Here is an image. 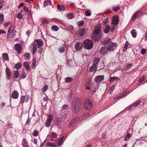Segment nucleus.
Here are the masks:
<instances>
[{
	"instance_id": "1",
	"label": "nucleus",
	"mask_w": 147,
	"mask_h": 147,
	"mask_svg": "<svg viewBox=\"0 0 147 147\" xmlns=\"http://www.w3.org/2000/svg\"><path fill=\"white\" fill-rule=\"evenodd\" d=\"M82 106L81 101L78 98H76L73 100L72 103L73 111L75 113H78L81 110Z\"/></svg>"
},
{
	"instance_id": "2",
	"label": "nucleus",
	"mask_w": 147,
	"mask_h": 147,
	"mask_svg": "<svg viewBox=\"0 0 147 147\" xmlns=\"http://www.w3.org/2000/svg\"><path fill=\"white\" fill-rule=\"evenodd\" d=\"M101 31L100 28H97L96 27L94 30L92 32V38L95 42H96L98 41L100 38L101 34L100 32Z\"/></svg>"
},
{
	"instance_id": "3",
	"label": "nucleus",
	"mask_w": 147,
	"mask_h": 147,
	"mask_svg": "<svg viewBox=\"0 0 147 147\" xmlns=\"http://www.w3.org/2000/svg\"><path fill=\"white\" fill-rule=\"evenodd\" d=\"M83 44L84 48L88 50L91 49L94 45L92 41L88 39L85 40L83 42Z\"/></svg>"
},
{
	"instance_id": "4",
	"label": "nucleus",
	"mask_w": 147,
	"mask_h": 147,
	"mask_svg": "<svg viewBox=\"0 0 147 147\" xmlns=\"http://www.w3.org/2000/svg\"><path fill=\"white\" fill-rule=\"evenodd\" d=\"M92 103L90 100L86 98L85 100L84 104V107L85 109L87 110H90L92 107Z\"/></svg>"
},
{
	"instance_id": "5",
	"label": "nucleus",
	"mask_w": 147,
	"mask_h": 147,
	"mask_svg": "<svg viewBox=\"0 0 147 147\" xmlns=\"http://www.w3.org/2000/svg\"><path fill=\"white\" fill-rule=\"evenodd\" d=\"M66 117V116L65 115L60 113L59 115L55 119L56 123L57 125L59 126L60 124L64 121Z\"/></svg>"
},
{
	"instance_id": "6",
	"label": "nucleus",
	"mask_w": 147,
	"mask_h": 147,
	"mask_svg": "<svg viewBox=\"0 0 147 147\" xmlns=\"http://www.w3.org/2000/svg\"><path fill=\"white\" fill-rule=\"evenodd\" d=\"M53 118V116L52 115H49L47 116V119L45 123V125L47 127H49L51 125Z\"/></svg>"
},
{
	"instance_id": "7",
	"label": "nucleus",
	"mask_w": 147,
	"mask_h": 147,
	"mask_svg": "<svg viewBox=\"0 0 147 147\" xmlns=\"http://www.w3.org/2000/svg\"><path fill=\"white\" fill-rule=\"evenodd\" d=\"M116 47L117 44L116 43L111 42L109 44L107 47V50L109 51H113L116 48Z\"/></svg>"
},
{
	"instance_id": "8",
	"label": "nucleus",
	"mask_w": 147,
	"mask_h": 147,
	"mask_svg": "<svg viewBox=\"0 0 147 147\" xmlns=\"http://www.w3.org/2000/svg\"><path fill=\"white\" fill-rule=\"evenodd\" d=\"M69 106L67 105H63L62 107V109L61 110V114H63L66 116L68 113V109Z\"/></svg>"
},
{
	"instance_id": "9",
	"label": "nucleus",
	"mask_w": 147,
	"mask_h": 147,
	"mask_svg": "<svg viewBox=\"0 0 147 147\" xmlns=\"http://www.w3.org/2000/svg\"><path fill=\"white\" fill-rule=\"evenodd\" d=\"M129 92L128 91L124 92L122 94H120L116 96H115L114 97V99H117L118 98H123L126 96L128 93Z\"/></svg>"
},
{
	"instance_id": "10",
	"label": "nucleus",
	"mask_w": 147,
	"mask_h": 147,
	"mask_svg": "<svg viewBox=\"0 0 147 147\" xmlns=\"http://www.w3.org/2000/svg\"><path fill=\"white\" fill-rule=\"evenodd\" d=\"M37 48V45L35 44H32L30 47V51L33 54H34L36 52Z\"/></svg>"
},
{
	"instance_id": "11",
	"label": "nucleus",
	"mask_w": 147,
	"mask_h": 147,
	"mask_svg": "<svg viewBox=\"0 0 147 147\" xmlns=\"http://www.w3.org/2000/svg\"><path fill=\"white\" fill-rule=\"evenodd\" d=\"M104 79V76H96L95 79L94 81L96 83L102 81Z\"/></svg>"
},
{
	"instance_id": "12",
	"label": "nucleus",
	"mask_w": 147,
	"mask_h": 147,
	"mask_svg": "<svg viewBox=\"0 0 147 147\" xmlns=\"http://www.w3.org/2000/svg\"><path fill=\"white\" fill-rule=\"evenodd\" d=\"M5 73L7 78V80L9 79L10 77L12 75L11 71L9 68L7 67L5 69Z\"/></svg>"
},
{
	"instance_id": "13",
	"label": "nucleus",
	"mask_w": 147,
	"mask_h": 147,
	"mask_svg": "<svg viewBox=\"0 0 147 147\" xmlns=\"http://www.w3.org/2000/svg\"><path fill=\"white\" fill-rule=\"evenodd\" d=\"M83 45L81 42L77 43L75 46V49L77 50H81L83 48Z\"/></svg>"
},
{
	"instance_id": "14",
	"label": "nucleus",
	"mask_w": 147,
	"mask_h": 147,
	"mask_svg": "<svg viewBox=\"0 0 147 147\" xmlns=\"http://www.w3.org/2000/svg\"><path fill=\"white\" fill-rule=\"evenodd\" d=\"M119 22L118 17L116 16L113 17V19L111 24L115 25L117 24Z\"/></svg>"
},
{
	"instance_id": "15",
	"label": "nucleus",
	"mask_w": 147,
	"mask_h": 147,
	"mask_svg": "<svg viewBox=\"0 0 147 147\" xmlns=\"http://www.w3.org/2000/svg\"><path fill=\"white\" fill-rule=\"evenodd\" d=\"M34 42H36L38 48H40L43 45V42L41 39H36L35 40Z\"/></svg>"
},
{
	"instance_id": "16",
	"label": "nucleus",
	"mask_w": 147,
	"mask_h": 147,
	"mask_svg": "<svg viewBox=\"0 0 147 147\" xmlns=\"http://www.w3.org/2000/svg\"><path fill=\"white\" fill-rule=\"evenodd\" d=\"M16 31L14 30H12L11 32H7V36L9 38H12L16 35Z\"/></svg>"
},
{
	"instance_id": "17",
	"label": "nucleus",
	"mask_w": 147,
	"mask_h": 147,
	"mask_svg": "<svg viewBox=\"0 0 147 147\" xmlns=\"http://www.w3.org/2000/svg\"><path fill=\"white\" fill-rule=\"evenodd\" d=\"M108 51H109L107 50V47H104L100 48L99 51L102 54L104 55L107 53Z\"/></svg>"
},
{
	"instance_id": "18",
	"label": "nucleus",
	"mask_w": 147,
	"mask_h": 147,
	"mask_svg": "<svg viewBox=\"0 0 147 147\" xmlns=\"http://www.w3.org/2000/svg\"><path fill=\"white\" fill-rule=\"evenodd\" d=\"M15 48L17 51L18 54L21 53V52L22 47L19 44H16L15 45Z\"/></svg>"
},
{
	"instance_id": "19",
	"label": "nucleus",
	"mask_w": 147,
	"mask_h": 147,
	"mask_svg": "<svg viewBox=\"0 0 147 147\" xmlns=\"http://www.w3.org/2000/svg\"><path fill=\"white\" fill-rule=\"evenodd\" d=\"M98 68V65H94L91 66L89 68V71L90 72H94V73L96 71Z\"/></svg>"
},
{
	"instance_id": "20",
	"label": "nucleus",
	"mask_w": 147,
	"mask_h": 147,
	"mask_svg": "<svg viewBox=\"0 0 147 147\" xmlns=\"http://www.w3.org/2000/svg\"><path fill=\"white\" fill-rule=\"evenodd\" d=\"M90 116L89 113H85L82 115L80 117H79V120H84L86 119Z\"/></svg>"
},
{
	"instance_id": "21",
	"label": "nucleus",
	"mask_w": 147,
	"mask_h": 147,
	"mask_svg": "<svg viewBox=\"0 0 147 147\" xmlns=\"http://www.w3.org/2000/svg\"><path fill=\"white\" fill-rule=\"evenodd\" d=\"M80 118L79 117H77L76 118H74L71 120L69 124V126L72 125L75 123L78 120H79Z\"/></svg>"
},
{
	"instance_id": "22",
	"label": "nucleus",
	"mask_w": 147,
	"mask_h": 147,
	"mask_svg": "<svg viewBox=\"0 0 147 147\" xmlns=\"http://www.w3.org/2000/svg\"><path fill=\"white\" fill-rule=\"evenodd\" d=\"M18 96V93L16 90H14L11 95V97L13 99L17 98Z\"/></svg>"
},
{
	"instance_id": "23",
	"label": "nucleus",
	"mask_w": 147,
	"mask_h": 147,
	"mask_svg": "<svg viewBox=\"0 0 147 147\" xmlns=\"http://www.w3.org/2000/svg\"><path fill=\"white\" fill-rule=\"evenodd\" d=\"M66 138V137L65 136H63L62 138H61L59 140L57 143V145L58 146H60L61 145L64 140Z\"/></svg>"
},
{
	"instance_id": "24",
	"label": "nucleus",
	"mask_w": 147,
	"mask_h": 147,
	"mask_svg": "<svg viewBox=\"0 0 147 147\" xmlns=\"http://www.w3.org/2000/svg\"><path fill=\"white\" fill-rule=\"evenodd\" d=\"M100 59L99 58H95L94 59L92 62L93 65H98L97 64L99 62Z\"/></svg>"
},
{
	"instance_id": "25",
	"label": "nucleus",
	"mask_w": 147,
	"mask_h": 147,
	"mask_svg": "<svg viewBox=\"0 0 147 147\" xmlns=\"http://www.w3.org/2000/svg\"><path fill=\"white\" fill-rule=\"evenodd\" d=\"M22 144L23 147H28V142L25 138H24L22 142Z\"/></svg>"
},
{
	"instance_id": "26",
	"label": "nucleus",
	"mask_w": 147,
	"mask_h": 147,
	"mask_svg": "<svg viewBox=\"0 0 147 147\" xmlns=\"http://www.w3.org/2000/svg\"><path fill=\"white\" fill-rule=\"evenodd\" d=\"M110 29V25H107L105 28L103 32L107 34L109 32Z\"/></svg>"
},
{
	"instance_id": "27",
	"label": "nucleus",
	"mask_w": 147,
	"mask_h": 147,
	"mask_svg": "<svg viewBox=\"0 0 147 147\" xmlns=\"http://www.w3.org/2000/svg\"><path fill=\"white\" fill-rule=\"evenodd\" d=\"M46 146L51 147H57V145L56 144L48 142L46 144Z\"/></svg>"
},
{
	"instance_id": "28",
	"label": "nucleus",
	"mask_w": 147,
	"mask_h": 147,
	"mask_svg": "<svg viewBox=\"0 0 147 147\" xmlns=\"http://www.w3.org/2000/svg\"><path fill=\"white\" fill-rule=\"evenodd\" d=\"M23 65L25 67L27 71H29L30 66L29 65V63L27 62H24L23 63Z\"/></svg>"
},
{
	"instance_id": "29",
	"label": "nucleus",
	"mask_w": 147,
	"mask_h": 147,
	"mask_svg": "<svg viewBox=\"0 0 147 147\" xmlns=\"http://www.w3.org/2000/svg\"><path fill=\"white\" fill-rule=\"evenodd\" d=\"M50 136L51 140H53L54 138H57V136L56 133L55 132H51L50 134Z\"/></svg>"
},
{
	"instance_id": "30",
	"label": "nucleus",
	"mask_w": 147,
	"mask_h": 147,
	"mask_svg": "<svg viewBox=\"0 0 147 147\" xmlns=\"http://www.w3.org/2000/svg\"><path fill=\"white\" fill-rule=\"evenodd\" d=\"M111 42H112L111 41V40L109 38H108L107 40L102 42L101 43L102 45H105L107 44H109Z\"/></svg>"
},
{
	"instance_id": "31",
	"label": "nucleus",
	"mask_w": 147,
	"mask_h": 147,
	"mask_svg": "<svg viewBox=\"0 0 147 147\" xmlns=\"http://www.w3.org/2000/svg\"><path fill=\"white\" fill-rule=\"evenodd\" d=\"M85 29L83 28H80L79 30V34L81 36H83L85 32Z\"/></svg>"
},
{
	"instance_id": "32",
	"label": "nucleus",
	"mask_w": 147,
	"mask_h": 147,
	"mask_svg": "<svg viewBox=\"0 0 147 147\" xmlns=\"http://www.w3.org/2000/svg\"><path fill=\"white\" fill-rule=\"evenodd\" d=\"M57 9L58 10L60 11H63L65 10L64 6L63 5L61 6L59 5H57Z\"/></svg>"
},
{
	"instance_id": "33",
	"label": "nucleus",
	"mask_w": 147,
	"mask_h": 147,
	"mask_svg": "<svg viewBox=\"0 0 147 147\" xmlns=\"http://www.w3.org/2000/svg\"><path fill=\"white\" fill-rule=\"evenodd\" d=\"M2 57L4 61H6L9 60L8 55L6 53H4L3 54Z\"/></svg>"
},
{
	"instance_id": "34",
	"label": "nucleus",
	"mask_w": 147,
	"mask_h": 147,
	"mask_svg": "<svg viewBox=\"0 0 147 147\" xmlns=\"http://www.w3.org/2000/svg\"><path fill=\"white\" fill-rule=\"evenodd\" d=\"M19 73L17 70L13 72V76L15 78H17L19 76Z\"/></svg>"
},
{
	"instance_id": "35",
	"label": "nucleus",
	"mask_w": 147,
	"mask_h": 147,
	"mask_svg": "<svg viewBox=\"0 0 147 147\" xmlns=\"http://www.w3.org/2000/svg\"><path fill=\"white\" fill-rule=\"evenodd\" d=\"M73 79V78L70 77H67L65 78V82L67 83H69L71 82Z\"/></svg>"
},
{
	"instance_id": "36",
	"label": "nucleus",
	"mask_w": 147,
	"mask_h": 147,
	"mask_svg": "<svg viewBox=\"0 0 147 147\" xmlns=\"http://www.w3.org/2000/svg\"><path fill=\"white\" fill-rule=\"evenodd\" d=\"M22 64L20 63H18L15 64V68L17 69H19L21 68L22 67Z\"/></svg>"
},
{
	"instance_id": "37",
	"label": "nucleus",
	"mask_w": 147,
	"mask_h": 147,
	"mask_svg": "<svg viewBox=\"0 0 147 147\" xmlns=\"http://www.w3.org/2000/svg\"><path fill=\"white\" fill-rule=\"evenodd\" d=\"M51 3V2L50 1H45L44 3V6L45 7L47 6L50 5Z\"/></svg>"
},
{
	"instance_id": "38",
	"label": "nucleus",
	"mask_w": 147,
	"mask_h": 147,
	"mask_svg": "<svg viewBox=\"0 0 147 147\" xmlns=\"http://www.w3.org/2000/svg\"><path fill=\"white\" fill-rule=\"evenodd\" d=\"M24 59L26 60H28L30 58V54L29 53H26L24 55Z\"/></svg>"
},
{
	"instance_id": "39",
	"label": "nucleus",
	"mask_w": 147,
	"mask_h": 147,
	"mask_svg": "<svg viewBox=\"0 0 147 147\" xmlns=\"http://www.w3.org/2000/svg\"><path fill=\"white\" fill-rule=\"evenodd\" d=\"M131 33L134 38H135L136 37V33L135 29H132L131 31Z\"/></svg>"
},
{
	"instance_id": "40",
	"label": "nucleus",
	"mask_w": 147,
	"mask_h": 147,
	"mask_svg": "<svg viewBox=\"0 0 147 147\" xmlns=\"http://www.w3.org/2000/svg\"><path fill=\"white\" fill-rule=\"evenodd\" d=\"M119 80V78L117 77H112L110 78V80L109 81V82L111 83L112 82H113L115 80Z\"/></svg>"
},
{
	"instance_id": "41",
	"label": "nucleus",
	"mask_w": 147,
	"mask_h": 147,
	"mask_svg": "<svg viewBox=\"0 0 147 147\" xmlns=\"http://www.w3.org/2000/svg\"><path fill=\"white\" fill-rule=\"evenodd\" d=\"M36 61L35 58L33 60V61L32 65V68L34 69L35 68Z\"/></svg>"
},
{
	"instance_id": "42",
	"label": "nucleus",
	"mask_w": 147,
	"mask_h": 147,
	"mask_svg": "<svg viewBox=\"0 0 147 147\" xmlns=\"http://www.w3.org/2000/svg\"><path fill=\"white\" fill-rule=\"evenodd\" d=\"M58 50L60 53H62L64 51L65 49L63 47H59Z\"/></svg>"
},
{
	"instance_id": "43",
	"label": "nucleus",
	"mask_w": 147,
	"mask_h": 147,
	"mask_svg": "<svg viewBox=\"0 0 147 147\" xmlns=\"http://www.w3.org/2000/svg\"><path fill=\"white\" fill-rule=\"evenodd\" d=\"M131 136V134L130 133H128L127 136H126L124 140L125 141H127L128 140L129 138Z\"/></svg>"
},
{
	"instance_id": "44",
	"label": "nucleus",
	"mask_w": 147,
	"mask_h": 147,
	"mask_svg": "<svg viewBox=\"0 0 147 147\" xmlns=\"http://www.w3.org/2000/svg\"><path fill=\"white\" fill-rule=\"evenodd\" d=\"M112 8L113 11L115 12H116L120 9V7L119 6H116L113 7Z\"/></svg>"
},
{
	"instance_id": "45",
	"label": "nucleus",
	"mask_w": 147,
	"mask_h": 147,
	"mask_svg": "<svg viewBox=\"0 0 147 147\" xmlns=\"http://www.w3.org/2000/svg\"><path fill=\"white\" fill-rule=\"evenodd\" d=\"M115 85H114L113 86H112L109 89V92H110V94H111L112 93V92H113V90L115 89Z\"/></svg>"
},
{
	"instance_id": "46",
	"label": "nucleus",
	"mask_w": 147,
	"mask_h": 147,
	"mask_svg": "<svg viewBox=\"0 0 147 147\" xmlns=\"http://www.w3.org/2000/svg\"><path fill=\"white\" fill-rule=\"evenodd\" d=\"M25 99V96H22L21 97V99L20 101V103L23 104L24 102Z\"/></svg>"
},
{
	"instance_id": "47",
	"label": "nucleus",
	"mask_w": 147,
	"mask_h": 147,
	"mask_svg": "<svg viewBox=\"0 0 147 147\" xmlns=\"http://www.w3.org/2000/svg\"><path fill=\"white\" fill-rule=\"evenodd\" d=\"M140 103V101H136L134 102L132 104L134 107H136L139 105Z\"/></svg>"
},
{
	"instance_id": "48",
	"label": "nucleus",
	"mask_w": 147,
	"mask_h": 147,
	"mask_svg": "<svg viewBox=\"0 0 147 147\" xmlns=\"http://www.w3.org/2000/svg\"><path fill=\"white\" fill-rule=\"evenodd\" d=\"M51 28L52 30L54 31H57L58 30V27L56 26H52Z\"/></svg>"
},
{
	"instance_id": "49",
	"label": "nucleus",
	"mask_w": 147,
	"mask_h": 147,
	"mask_svg": "<svg viewBox=\"0 0 147 147\" xmlns=\"http://www.w3.org/2000/svg\"><path fill=\"white\" fill-rule=\"evenodd\" d=\"M4 21V16L2 14H0V23H2Z\"/></svg>"
},
{
	"instance_id": "50",
	"label": "nucleus",
	"mask_w": 147,
	"mask_h": 147,
	"mask_svg": "<svg viewBox=\"0 0 147 147\" xmlns=\"http://www.w3.org/2000/svg\"><path fill=\"white\" fill-rule=\"evenodd\" d=\"M34 136H38L39 132L37 130H34L32 133Z\"/></svg>"
},
{
	"instance_id": "51",
	"label": "nucleus",
	"mask_w": 147,
	"mask_h": 147,
	"mask_svg": "<svg viewBox=\"0 0 147 147\" xmlns=\"http://www.w3.org/2000/svg\"><path fill=\"white\" fill-rule=\"evenodd\" d=\"M98 85L94 86L92 89L93 93H95L96 91L98 89Z\"/></svg>"
},
{
	"instance_id": "52",
	"label": "nucleus",
	"mask_w": 147,
	"mask_h": 147,
	"mask_svg": "<svg viewBox=\"0 0 147 147\" xmlns=\"http://www.w3.org/2000/svg\"><path fill=\"white\" fill-rule=\"evenodd\" d=\"M67 18L69 19H71L73 18V16L72 13H68L67 15Z\"/></svg>"
},
{
	"instance_id": "53",
	"label": "nucleus",
	"mask_w": 147,
	"mask_h": 147,
	"mask_svg": "<svg viewBox=\"0 0 147 147\" xmlns=\"http://www.w3.org/2000/svg\"><path fill=\"white\" fill-rule=\"evenodd\" d=\"M132 65V63L126 65L124 67L125 69L126 70L129 69V68L131 67Z\"/></svg>"
},
{
	"instance_id": "54",
	"label": "nucleus",
	"mask_w": 147,
	"mask_h": 147,
	"mask_svg": "<svg viewBox=\"0 0 147 147\" xmlns=\"http://www.w3.org/2000/svg\"><path fill=\"white\" fill-rule=\"evenodd\" d=\"M17 17L18 18L21 19L22 18L23 16L21 13H19L17 14Z\"/></svg>"
},
{
	"instance_id": "55",
	"label": "nucleus",
	"mask_w": 147,
	"mask_h": 147,
	"mask_svg": "<svg viewBox=\"0 0 147 147\" xmlns=\"http://www.w3.org/2000/svg\"><path fill=\"white\" fill-rule=\"evenodd\" d=\"M86 15L87 16H90L91 15L90 11V10H87L85 12Z\"/></svg>"
},
{
	"instance_id": "56",
	"label": "nucleus",
	"mask_w": 147,
	"mask_h": 147,
	"mask_svg": "<svg viewBox=\"0 0 147 147\" xmlns=\"http://www.w3.org/2000/svg\"><path fill=\"white\" fill-rule=\"evenodd\" d=\"M84 24V22L83 21H79L78 22V24L79 26H81Z\"/></svg>"
},
{
	"instance_id": "57",
	"label": "nucleus",
	"mask_w": 147,
	"mask_h": 147,
	"mask_svg": "<svg viewBox=\"0 0 147 147\" xmlns=\"http://www.w3.org/2000/svg\"><path fill=\"white\" fill-rule=\"evenodd\" d=\"M48 87L47 85H45L42 89V90L43 92L46 91L48 89Z\"/></svg>"
},
{
	"instance_id": "58",
	"label": "nucleus",
	"mask_w": 147,
	"mask_h": 147,
	"mask_svg": "<svg viewBox=\"0 0 147 147\" xmlns=\"http://www.w3.org/2000/svg\"><path fill=\"white\" fill-rule=\"evenodd\" d=\"M90 83L88 82L87 85L86 86L85 88L87 90H88L90 89Z\"/></svg>"
},
{
	"instance_id": "59",
	"label": "nucleus",
	"mask_w": 147,
	"mask_h": 147,
	"mask_svg": "<svg viewBox=\"0 0 147 147\" xmlns=\"http://www.w3.org/2000/svg\"><path fill=\"white\" fill-rule=\"evenodd\" d=\"M133 107H133V104H132L129 106L127 107L126 108V109L127 110L130 111L132 109Z\"/></svg>"
},
{
	"instance_id": "60",
	"label": "nucleus",
	"mask_w": 147,
	"mask_h": 147,
	"mask_svg": "<svg viewBox=\"0 0 147 147\" xmlns=\"http://www.w3.org/2000/svg\"><path fill=\"white\" fill-rule=\"evenodd\" d=\"M129 46V43L127 41L126 42V43L125 45V46L124 47V50H126L127 47H128Z\"/></svg>"
},
{
	"instance_id": "61",
	"label": "nucleus",
	"mask_w": 147,
	"mask_h": 147,
	"mask_svg": "<svg viewBox=\"0 0 147 147\" xmlns=\"http://www.w3.org/2000/svg\"><path fill=\"white\" fill-rule=\"evenodd\" d=\"M72 95H73V93H72V92L70 91L69 93V96L68 97V99L69 100H70L71 99V98H72Z\"/></svg>"
},
{
	"instance_id": "62",
	"label": "nucleus",
	"mask_w": 147,
	"mask_h": 147,
	"mask_svg": "<svg viewBox=\"0 0 147 147\" xmlns=\"http://www.w3.org/2000/svg\"><path fill=\"white\" fill-rule=\"evenodd\" d=\"M109 22L108 19L107 18L104 19L103 20V23L104 24H105L108 23Z\"/></svg>"
},
{
	"instance_id": "63",
	"label": "nucleus",
	"mask_w": 147,
	"mask_h": 147,
	"mask_svg": "<svg viewBox=\"0 0 147 147\" xmlns=\"http://www.w3.org/2000/svg\"><path fill=\"white\" fill-rule=\"evenodd\" d=\"M26 77V75L25 73H23L22 75L20 77V79H24Z\"/></svg>"
},
{
	"instance_id": "64",
	"label": "nucleus",
	"mask_w": 147,
	"mask_h": 147,
	"mask_svg": "<svg viewBox=\"0 0 147 147\" xmlns=\"http://www.w3.org/2000/svg\"><path fill=\"white\" fill-rule=\"evenodd\" d=\"M146 52V50L144 49H142L140 53L143 55H144L145 54Z\"/></svg>"
}]
</instances>
